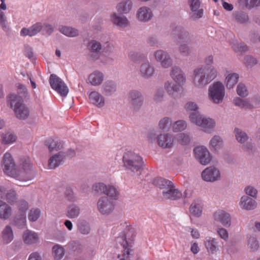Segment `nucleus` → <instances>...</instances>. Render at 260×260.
Wrapping results in <instances>:
<instances>
[{
    "label": "nucleus",
    "mask_w": 260,
    "mask_h": 260,
    "mask_svg": "<svg viewBox=\"0 0 260 260\" xmlns=\"http://www.w3.org/2000/svg\"><path fill=\"white\" fill-rule=\"evenodd\" d=\"M122 162L124 170L132 175L136 173L140 174L144 166V162L141 156L133 151H127L124 153Z\"/></svg>",
    "instance_id": "f257e3e1"
},
{
    "label": "nucleus",
    "mask_w": 260,
    "mask_h": 260,
    "mask_svg": "<svg viewBox=\"0 0 260 260\" xmlns=\"http://www.w3.org/2000/svg\"><path fill=\"white\" fill-rule=\"evenodd\" d=\"M216 69L212 66L199 68L193 71L194 85L199 88H202L214 80L217 76Z\"/></svg>",
    "instance_id": "f03ea898"
},
{
    "label": "nucleus",
    "mask_w": 260,
    "mask_h": 260,
    "mask_svg": "<svg viewBox=\"0 0 260 260\" xmlns=\"http://www.w3.org/2000/svg\"><path fill=\"white\" fill-rule=\"evenodd\" d=\"M135 237V230L130 226L125 229L122 236L117 237V241L120 243L123 248L122 257L120 260H130L134 255L132 243Z\"/></svg>",
    "instance_id": "7ed1b4c3"
},
{
    "label": "nucleus",
    "mask_w": 260,
    "mask_h": 260,
    "mask_svg": "<svg viewBox=\"0 0 260 260\" xmlns=\"http://www.w3.org/2000/svg\"><path fill=\"white\" fill-rule=\"evenodd\" d=\"M22 169L16 170L12 176L16 180L22 182L21 185H26L27 182L32 180L35 177V173L32 169V164L28 157H23L20 160Z\"/></svg>",
    "instance_id": "20e7f679"
},
{
    "label": "nucleus",
    "mask_w": 260,
    "mask_h": 260,
    "mask_svg": "<svg viewBox=\"0 0 260 260\" xmlns=\"http://www.w3.org/2000/svg\"><path fill=\"white\" fill-rule=\"evenodd\" d=\"M225 96V88L223 84L219 82H214L208 88L209 100L215 104L221 103Z\"/></svg>",
    "instance_id": "39448f33"
},
{
    "label": "nucleus",
    "mask_w": 260,
    "mask_h": 260,
    "mask_svg": "<svg viewBox=\"0 0 260 260\" xmlns=\"http://www.w3.org/2000/svg\"><path fill=\"white\" fill-rule=\"evenodd\" d=\"M234 133L238 142L243 144L242 149L244 151L248 152L249 154L254 151V145L251 142L248 141L249 137L245 132L242 129L235 127Z\"/></svg>",
    "instance_id": "423d86ee"
},
{
    "label": "nucleus",
    "mask_w": 260,
    "mask_h": 260,
    "mask_svg": "<svg viewBox=\"0 0 260 260\" xmlns=\"http://www.w3.org/2000/svg\"><path fill=\"white\" fill-rule=\"evenodd\" d=\"M16 100V98L13 96L11 102H7V105L13 109L17 118L22 120L27 119L29 116L28 108L23 103L24 102H20V100L16 102L15 100Z\"/></svg>",
    "instance_id": "0eeeda50"
},
{
    "label": "nucleus",
    "mask_w": 260,
    "mask_h": 260,
    "mask_svg": "<svg viewBox=\"0 0 260 260\" xmlns=\"http://www.w3.org/2000/svg\"><path fill=\"white\" fill-rule=\"evenodd\" d=\"M189 119L192 123L204 128H213L215 125L214 120L202 116L198 112H192L189 115Z\"/></svg>",
    "instance_id": "6e6552de"
},
{
    "label": "nucleus",
    "mask_w": 260,
    "mask_h": 260,
    "mask_svg": "<svg viewBox=\"0 0 260 260\" xmlns=\"http://www.w3.org/2000/svg\"><path fill=\"white\" fill-rule=\"evenodd\" d=\"M51 87L61 96H66L69 92V88L64 82L57 75L51 74L49 78Z\"/></svg>",
    "instance_id": "1a4fd4ad"
},
{
    "label": "nucleus",
    "mask_w": 260,
    "mask_h": 260,
    "mask_svg": "<svg viewBox=\"0 0 260 260\" xmlns=\"http://www.w3.org/2000/svg\"><path fill=\"white\" fill-rule=\"evenodd\" d=\"M87 49L88 51V57L90 60L99 59L102 54V45L96 40L90 41L87 44Z\"/></svg>",
    "instance_id": "9d476101"
},
{
    "label": "nucleus",
    "mask_w": 260,
    "mask_h": 260,
    "mask_svg": "<svg viewBox=\"0 0 260 260\" xmlns=\"http://www.w3.org/2000/svg\"><path fill=\"white\" fill-rule=\"evenodd\" d=\"M115 205L113 201L108 197L100 198L97 202V208L102 215H109L114 209Z\"/></svg>",
    "instance_id": "9b49d317"
},
{
    "label": "nucleus",
    "mask_w": 260,
    "mask_h": 260,
    "mask_svg": "<svg viewBox=\"0 0 260 260\" xmlns=\"http://www.w3.org/2000/svg\"><path fill=\"white\" fill-rule=\"evenodd\" d=\"M175 31L178 32L177 37L179 42L187 43L190 45L197 44V37L184 28L181 26H177L175 28Z\"/></svg>",
    "instance_id": "f8f14e48"
},
{
    "label": "nucleus",
    "mask_w": 260,
    "mask_h": 260,
    "mask_svg": "<svg viewBox=\"0 0 260 260\" xmlns=\"http://www.w3.org/2000/svg\"><path fill=\"white\" fill-rule=\"evenodd\" d=\"M128 99L131 106L135 110H139L144 103L142 93L136 89L132 90L129 92Z\"/></svg>",
    "instance_id": "ddd939ff"
},
{
    "label": "nucleus",
    "mask_w": 260,
    "mask_h": 260,
    "mask_svg": "<svg viewBox=\"0 0 260 260\" xmlns=\"http://www.w3.org/2000/svg\"><path fill=\"white\" fill-rule=\"evenodd\" d=\"M187 3L190 10L189 13V18L195 21L202 18L203 15V9H199L201 6L200 1L188 0Z\"/></svg>",
    "instance_id": "4468645a"
},
{
    "label": "nucleus",
    "mask_w": 260,
    "mask_h": 260,
    "mask_svg": "<svg viewBox=\"0 0 260 260\" xmlns=\"http://www.w3.org/2000/svg\"><path fill=\"white\" fill-rule=\"evenodd\" d=\"M196 158L203 165L208 164L211 160V156L207 149L204 147H197L194 149Z\"/></svg>",
    "instance_id": "2eb2a0df"
},
{
    "label": "nucleus",
    "mask_w": 260,
    "mask_h": 260,
    "mask_svg": "<svg viewBox=\"0 0 260 260\" xmlns=\"http://www.w3.org/2000/svg\"><path fill=\"white\" fill-rule=\"evenodd\" d=\"M154 56L155 60L160 63L162 67L168 68L172 66V59L166 51L158 50L154 52Z\"/></svg>",
    "instance_id": "dca6fc26"
},
{
    "label": "nucleus",
    "mask_w": 260,
    "mask_h": 260,
    "mask_svg": "<svg viewBox=\"0 0 260 260\" xmlns=\"http://www.w3.org/2000/svg\"><path fill=\"white\" fill-rule=\"evenodd\" d=\"M202 177L206 181L214 182L219 180L220 174L219 171L215 167H209L202 172Z\"/></svg>",
    "instance_id": "f3484780"
},
{
    "label": "nucleus",
    "mask_w": 260,
    "mask_h": 260,
    "mask_svg": "<svg viewBox=\"0 0 260 260\" xmlns=\"http://www.w3.org/2000/svg\"><path fill=\"white\" fill-rule=\"evenodd\" d=\"M3 164L4 167L3 170L5 173L10 177L14 175L16 170L15 168V165L14 160L10 153L5 154L3 157Z\"/></svg>",
    "instance_id": "a211bd4d"
},
{
    "label": "nucleus",
    "mask_w": 260,
    "mask_h": 260,
    "mask_svg": "<svg viewBox=\"0 0 260 260\" xmlns=\"http://www.w3.org/2000/svg\"><path fill=\"white\" fill-rule=\"evenodd\" d=\"M3 164L4 167L3 170L5 173L10 177L14 175L16 170L15 168V165L14 160L10 153L5 154L3 157Z\"/></svg>",
    "instance_id": "6ab92c4d"
},
{
    "label": "nucleus",
    "mask_w": 260,
    "mask_h": 260,
    "mask_svg": "<svg viewBox=\"0 0 260 260\" xmlns=\"http://www.w3.org/2000/svg\"><path fill=\"white\" fill-rule=\"evenodd\" d=\"M17 87V94L10 93L7 98V102H11L13 96L16 98V101L20 100V102H24V100L26 99L28 95V92L26 87L21 83H17L16 84Z\"/></svg>",
    "instance_id": "aec40b11"
},
{
    "label": "nucleus",
    "mask_w": 260,
    "mask_h": 260,
    "mask_svg": "<svg viewBox=\"0 0 260 260\" xmlns=\"http://www.w3.org/2000/svg\"><path fill=\"white\" fill-rule=\"evenodd\" d=\"M152 10L146 6L140 7L137 11L136 17L137 19L141 22H148L150 21L153 17Z\"/></svg>",
    "instance_id": "412c9836"
},
{
    "label": "nucleus",
    "mask_w": 260,
    "mask_h": 260,
    "mask_svg": "<svg viewBox=\"0 0 260 260\" xmlns=\"http://www.w3.org/2000/svg\"><path fill=\"white\" fill-rule=\"evenodd\" d=\"M64 160V152L59 151L49 158L48 164V168L49 169H54L62 165Z\"/></svg>",
    "instance_id": "4be33fe9"
},
{
    "label": "nucleus",
    "mask_w": 260,
    "mask_h": 260,
    "mask_svg": "<svg viewBox=\"0 0 260 260\" xmlns=\"http://www.w3.org/2000/svg\"><path fill=\"white\" fill-rule=\"evenodd\" d=\"M214 219L220 222L224 226L229 228L231 224V217L229 213L219 210L214 213Z\"/></svg>",
    "instance_id": "5701e85b"
},
{
    "label": "nucleus",
    "mask_w": 260,
    "mask_h": 260,
    "mask_svg": "<svg viewBox=\"0 0 260 260\" xmlns=\"http://www.w3.org/2000/svg\"><path fill=\"white\" fill-rule=\"evenodd\" d=\"M162 194L164 199L172 201L178 200L183 196L182 193L176 188L175 185L172 186L166 191H162Z\"/></svg>",
    "instance_id": "b1692460"
},
{
    "label": "nucleus",
    "mask_w": 260,
    "mask_h": 260,
    "mask_svg": "<svg viewBox=\"0 0 260 260\" xmlns=\"http://www.w3.org/2000/svg\"><path fill=\"white\" fill-rule=\"evenodd\" d=\"M158 145L163 148H170L173 145V138L169 134H160L157 137Z\"/></svg>",
    "instance_id": "393cba45"
},
{
    "label": "nucleus",
    "mask_w": 260,
    "mask_h": 260,
    "mask_svg": "<svg viewBox=\"0 0 260 260\" xmlns=\"http://www.w3.org/2000/svg\"><path fill=\"white\" fill-rule=\"evenodd\" d=\"M45 145L47 147L50 153L57 151L62 148L61 142L57 138H48L45 141Z\"/></svg>",
    "instance_id": "a878e982"
},
{
    "label": "nucleus",
    "mask_w": 260,
    "mask_h": 260,
    "mask_svg": "<svg viewBox=\"0 0 260 260\" xmlns=\"http://www.w3.org/2000/svg\"><path fill=\"white\" fill-rule=\"evenodd\" d=\"M154 72L153 67L148 61L144 62L140 66V75L145 79H148L152 76Z\"/></svg>",
    "instance_id": "bb28decb"
},
{
    "label": "nucleus",
    "mask_w": 260,
    "mask_h": 260,
    "mask_svg": "<svg viewBox=\"0 0 260 260\" xmlns=\"http://www.w3.org/2000/svg\"><path fill=\"white\" fill-rule=\"evenodd\" d=\"M204 244L209 254H214L218 250V242L215 238L207 237L205 240Z\"/></svg>",
    "instance_id": "cd10ccee"
},
{
    "label": "nucleus",
    "mask_w": 260,
    "mask_h": 260,
    "mask_svg": "<svg viewBox=\"0 0 260 260\" xmlns=\"http://www.w3.org/2000/svg\"><path fill=\"white\" fill-rule=\"evenodd\" d=\"M90 102L99 108L103 107L105 104V99L97 91H92L89 95Z\"/></svg>",
    "instance_id": "c85d7f7f"
},
{
    "label": "nucleus",
    "mask_w": 260,
    "mask_h": 260,
    "mask_svg": "<svg viewBox=\"0 0 260 260\" xmlns=\"http://www.w3.org/2000/svg\"><path fill=\"white\" fill-rule=\"evenodd\" d=\"M43 28V25L41 23H37L28 28H22L21 31V35L22 36L28 35L32 37L39 33Z\"/></svg>",
    "instance_id": "c756f323"
},
{
    "label": "nucleus",
    "mask_w": 260,
    "mask_h": 260,
    "mask_svg": "<svg viewBox=\"0 0 260 260\" xmlns=\"http://www.w3.org/2000/svg\"><path fill=\"white\" fill-rule=\"evenodd\" d=\"M23 240L25 244L31 245L37 243L39 237L35 232L27 230L23 234Z\"/></svg>",
    "instance_id": "7c9ffc66"
},
{
    "label": "nucleus",
    "mask_w": 260,
    "mask_h": 260,
    "mask_svg": "<svg viewBox=\"0 0 260 260\" xmlns=\"http://www.w3.org/2000/svg\"><path fill=\"white\" fill-rule=\"evenodd\" d=\"M133 2L131 0H123L116 6L118 12L120 14H127L132 9Z\"/></svg>",
    "instance_id": "2f4dec72"
},
{
    "label": "nucleus",
    "mask_w": 260,
    "mask_h": 260,
    "mask_svg": "<svg viewBox=\"0 0 260 260\" xmlns=\"http://www.w3.org/2000/svg\"><path fill=\"white\" fill-rule=\"evenodd\" d=\"M240 203L243 209L247 210H253L256 207L255 201L247 196L242 197Z\"/></svg>",
    "instance_id": "473e14b6"
},
{
    "label": "nucleus",
    "mask_w": 260,
    "mask_h": 260,
    "mask_svg": "<svg viewBox=\"0 0 260 260\" xmlns=\"http://www.w3.org/2000/svg\"><path fill=\"white\" fill-rule=\"evenodd\" d=\"M153 183L162 190V191H166L170 187H172L174 183L166 179L162 178H157L153 180Z\"/></svg>",
    "instance_id": "72a5a7b5"
},
{
    "label": "nucleus",
    "mask_w": 260,
    "mask_h": 260,
    "mask_svg": "<svg viewBox=\"0 0 260 260\" xmlns=\"http://www.w3.org/2000/svg\"><path fill=\"white\" fill-rule=\"evenodd\" d=\"M80 211V207L78 205L72 204L67 207L66 216L69 218H76L79 216Z\"/></svg>",
    "instance_id": "f704fd0d"
},
{
    "label": "nucleus",
    "mask_w": 260,
    "mask_h": 260,
    "mask_svg": "<svg viewBox=\"0 0 260 260\" xmlns=\"http://www.w3.org/2000/svg\"><path fill=\"white\" fill-rule=\"evenodd\" d=\"M12 214L11 207L6 202L0 200V219H8Z\"/></svg>",
    "instance_id": "c9c22d12"
},
{
    "label": "nucleus",
    "mask_w": 260,
    "mask_h": 260,
    "mask_svg": "<svg viewBox=\"0 0 260 260\" xmlns=\"http://www.w3.org/2000/svg\"><path fill=\"white\" fill-rule=\"evenodd\" d=\"M104 80V75L99 71H95L90 74L88 77V80L92 85L97 86L100 85Z\"/></svg>",
    "instance_id": "e433bc0d"
},
{
    "label": "nucleus",
    "mask_w": 260,
    "mask_h": 260,
    "mask_svg": "<svg viewBox=\"0 0 260 260\" xmlns=\"http://www.w3.org/2000/svg\"><path fill=\"white\" fill-rule=\"evenodd\" d=\"M171 76L177 83H181L185 81V77L181 70L177 67L172 68L171 72Z\"/></svg>",
    "instance_id": "4c0bfd02"
},
{
    "label": "nucleus",
    "mask_w": 260,
    "mask_h": 260,
    "mask_svg": "<svg viewBox=\"0 0 260 260\" xmlns=\"http://www.w3.org/2000/svg\"><path fill=\"white\" fill-rule=\"evenodd\" d=\"M103 93L107 96L111 95L116 90V83L111 80L106 81L103 85Z\"/></svg>",
    "instance_id": "58836bf2"
},
{
    "label": "nucleus",
    "mask_w": 260,
    "mask_h": 260,
    "mask_svg": "<svg viewBox=\"0 0 260 260\" xmlns=\"http://www.w3.org/2000/svg\"><path fill=\"white\" fill-rule=\"evenodd\" d=\"M58 30L61 34L69 37H75L79 35L78 30L70 26H60Z\"/></svg>",
    "instance_id": "ea45409f"
},
{
    "label": "nucleus",
    "mask_w": 260,
    "mask_h": 260,
    "mask_svg": "<svg viewBox=\"0 0 260 260\" xmlns=\"http://www.w3.org/2000/svg\"><path fill=\"white\" fill-rule=\"evenodd\" d=\"M234 105L240 108L251 110L253 106L247 99H242L239 97L235 98L233 100Z\"/></svg>",
    "instance_id": "a19ab883"
},
{
    "label": "nucleus",
    "mask_w": 260,
    "mask_h": 260,
    "mask_svg": "<svg viewBox=\"0 0 260 260\" xmlns=\"http://www.w3.org/2000/svg\"><path fill=\"white\" fill-rule=\"evenodd\" d=\"M111 19L113 23L120 27L126 26L128 20L125 16H118L116 13L111 15Z\"/></svg>",
    "instance_id": "79ce46f5"
},
{
    "label": "nucleus",
    "mask_w": 260,
    "mask_h": 260,
    "mask_svg": "<svg viewBox=\"0 0 260 260\" xmlns=\"http://www.w3.org/2000/svg\"><path fill=\"white\" fill-rule=\"evenodd\" d=\"M13 233L11 227L10 225H7L2 232V238L4 242L6 243H9L13 239Z\"/></svg>",
    "instance_id": "37998d69"
},
{
    "label": "nucleus",
    "mask_w": 260,
    "mask_h": 260,
    "mask_svg": "<svg viewBox=\"0 0 260 260\" xmlns=\"http://www.w3.org/2000/svg\"><path fill=\"white\" fill-rule=\"evenodd\" d=\"M239 79V75L237 73L229 74L225 78L226 87L228 88H232L237 83Z\"/></svg>",
    "instance_id": "c03bdc74"
},
{
    "label": "nucleus",
    "mask_w": 260,
    "mask_h": 260,
    "mask_svg": "<svg viewBox=\"0 0 260 260\" xmlns=\"http://www.w3.org/2000/svg\"><path fill=\"white\" fill-rule=\"evenodd\" d=\"M52 254L55 260H60L64 254V249L60 245H55L52 247Z\"/></svg>",
    "instance_id": "a18cd8bd"
},
{
    "label": "nucleus",
    "mask_w": 260,
    "mask_h": 260,
    "mask_svg": "<svg viewBox=\"0 0 260 260\" xmlns=\"http://www.w3.org/2000/svg\"><path fill=\"white\" fill-rule=\"evenodd\" d=\"M189 210L193 216L200 217L202 214V207L200 203L194 201L191 204Z\"/></svg>",
    "instance_id": "49530a36"
},
{
    "label": "nucleus",
    "mask_w": 260,
    "mask_h": 260,
    "mask_svg": "<svg viewBox=\"0 0 260 260\" xmlns=\"http://www.w3.org/2000/svg\"><path fill=\"white\" fill-rule=\"evenodd\" d=\"M105 194L109 197L112 201L116 200L119 197V192L117 189L113 185L107 186V190L105 191Z\"/></svg>",
    "instance_id": "de8ad7c7"
},
{
    "label": "nucleus",
    "mask_w": 260,
    "mask_h": 260,
    "mask_svg": "<svg viewBox=\"0 0 260 260\" xmlns=\"http://www.w3.org/2000/svg\"><path fill=\"white\" fill-rule=\"evenodd\" d=\"M187 43H182L179 46L178 51L180 54L183 56H188L191 54L192 48L190 47Z\"/></svg>",
    "instance_id": "09e8293b"
},
{
    "label": "nucleus",
    "mask_w": 260,
    "mask_h": 260,
    "mask_svg": "<svg viewBox=\"0 0 260 260\" xmlns=\"http://www.w3.org/2000/svg\"><path fill=\"white\" fill-rule=\"evenodd\" d=\"M172 120L169 117L161 119L158 123L159 128L164 131H168L172 125Z\"/></svg>",
    "instance_id": "8fccbe9b"
},
{
    "label": "nucleus",
    "mask_w": 260,
    "mask_h": 260,
    "mask_svg": "<svg viewBox=\"0 0 260 260\" xmlns=\"http://www.w3.org/2000/svg\"><path fill=\"white\" fill-rule=\"evenodd\" d=\"M5 199L11 204L15 203L18 199V196L16 191L13 189L8 190L5 194Z\"/></svg>",
    "instance_id": "3c124183"
},
{
    "label": "nucleus",
    "mask_w": 260,
    "mask_h": 260,
    "mask_svg": "<svg viewBox=\"0 0 260 260\" xmlns=\"http://www.w3.org/2000/svg\"><path fill=\"white\" fill-rule=\"evenodd\" d=\"M15 224L19 229L23 228L26 224L25 214H18L14 219Z\"/></svg>",
    "instance_id": "603ef678"
},
{
    "label": "nucleus",
    "mask_w": 260,
    "mask_h": 260,
    "mask_svg": "<svg viewBox=\"0 0 260 260\" xmlns=\"http://www.w3.org/2000/svg\"><path fill=\"white\" fill-rule=\"evenodd\" d=\"M16 136L12 132H8L3 135L2 143L5 144L12 143L16 141Z\"/></svg>",
    "instance_id": "864d4df0"
},
{
    "label": "nucleus",
    "mask_w": 260,
    "mask_h": 260,
    "mask_svg": "<svg viewBox=\"0 0 260 260\" xmlns=\"http://www.w3.org/2000/svg\"><path fill=\"white\" fill-rule=\"evenodd\" d=\"M210 145L215 150H219L222 146V140L218 136H214L210 141Z\"/></svg>",
    "instance_id": "5fc2aeb1"
},
{
    "label": "nucleus",
    "mask_w": 260,
    "mask_h": 260,
    "mask_svg": "<svg viewBox=\"0 0 260 260\" xmlns=\"http://www.w3.org/2000/svg\"><path fill=\"white\" fill-rule=\"evenodd\" d=\"M234 17L235 20L241 23L248 22L249 18L248 15L242 12H237L234 13Z\"/></svg>",
    "instance_id": "6e6d98bb"
},
{
    "label": "nucleus",
    "mask_w": 260,
    "mask_h": 260,
    "mask_svg": "<svg viewBox=\"0 0 260 260\" xmlns=\"http://www.w3.org/2000/svg\"><path fill=\"white\" fill-rule=\"evenodd\" d=\"M128 56L130 59L135 62H139L145 59V56L143 54L137 52H130Z\"/></svg>",
    "instance_id": "4d7b16f0"
},
{
    "label": "nucleus",
    "mask_w": 260,
    "mask_h": 260,
    "mask_svg": "<svg viewBox=\"0 0 260 260\" xmlns=\"http://www.w3.org/2000/svg\"><path fill=\"white\" fill-rule=\"evenodd\" d=\"M92 190L95 193L105 194L107 190V185L103 183H95L92 186Z\"/></svg>",
    "instance_id": "13d9d810"
},
{
    "label": "nucleus",
    "mask_w": 260,
    "mask_h": 260,
    "mask_svg": "<svg viewBox=\"0 0 260 260\" xmlns=\"http://www.w3.org/2000/svg\"><path fill=\"white\" fill-rule=\"evenodd\" d=\"M78 228L80 232L82 234H88L90 231L89 224L84 220L81 221L78 223Z\"/></svg>",
    "instance_id": "bf43d9fd"
},
{
    "label": "nucleus",
    "mask_w": 260,
    "mask_h": 260,
    "mask_svg": "<svg viewBox=\"0 0 260 260\" xmlns=\"http://www.w3.org/2000/svg\"><path fill=\"white\" fill-rule=\"evenodd\" d=\"M165 87L169 94H172L174 92L177 91L179 88V85L178 84L169 81L165 83Z\"/></svg>",
    "instance_id": "052dcab7"
},
{
    "label": "nucleus",
    "mask_w": 260,
    "mask_h": 260,
    "mask_svg": "<svg viewBox=\"0 0 260 260\" xmlns=\"http://www.w3.org/2000/svg\"><path fill=\"white\" fill-rule=\"evenodd\" d=\"M176 139L178 142L182 145H186L190 142L189 136L184 133H180L177 135Z\"/></svg>",
    "instance_id": "680f3d73"
},
{
    "label": "nucleus",
    "mask_w": 260,
    "mask_h": 260,
    "mask_svg": "<svg viewBox=\"0 0 260 260\" xmlns=\"http://www.w3.org/2000/svg\"><path fill=\"white\" fill-rule=\"evenodd\" d=\"M186 123L184 120H178L173 125V130L174 132H177L179 131H182L184 130L186 127Z\"/></svg>",
    "instance_id": "e2e57ef3"
},
{
    "label": "nucleus",
    "mask_w": 260,
    "mask_h": 260,
    "mask_svg": "<svg viewBox=\"0 0 260 260\" xmlns=\"http://www.w3.org/2000/svg\"><path fill=\"white\" fill-rule=\"evenodd\" d=\"M248 245L251 250L254 251L259 248V243L256 238L250 236L248 240Z\"/></svg>",
    "instance_id": "0e129e2a"
},
{
    "label": "nucleus",
    "mask_w": 260,
    "mask_h": 260,
    "mask_svg": "<svg viewBox=\"0 0 260 260\" xmlns=\"http://www.w3.org/2000/svg\"><path fill=\"white\" fill-rule=\"evenodd\" d=\"M40 210L39 209H32L28 214V219L30 221H36L40 216Z\"/></svg>",
    "instance_id": "69168bd1"
},
{
    "label": "nucleus",
    "mask_w": 260,
    "mask_h": 260,
    "mask_svg": "<svg viewBox=\"0 0 260 260\" xmlns=\"http://www.w3.org/2000/svg\"><path fill=\"white\" fill-rule=\"evenodd\" d=\"M237 92L241 97H246L248 94L246 86L241 83H239L237 86Z\"/></svg>",
    "instance_id": "338daca9"
},
{
    "label": "nucleus",
    "mask_w": 260,
    "mask_h": 260,
    "mask_svg": "<svg viewBox=\"0 0 260 260\" xmlns=\"http://www.w3.org/2000/svg\"><path fill=\"white\" fill-rule=\"evenodd\" d=\"M113 47L109 42H106L102 45V53L105 56L109 55L113 52Z\"/></svg>",
    "instance_id": "774afa93"
}]
</instances>
